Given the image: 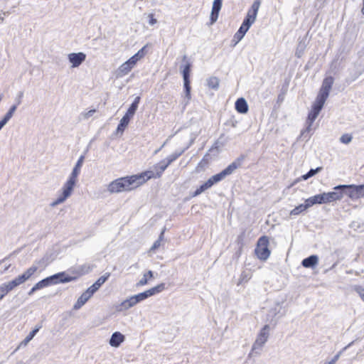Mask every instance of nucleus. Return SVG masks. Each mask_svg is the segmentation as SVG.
Masks as SVG:
<instances>
[{"instance_id":"nucleus-1","label":"nucleus","mask_w":364,"mask_h":364,"mask_svg":"<svg viewBox=\"0 0 364 364\" xmlns=\"http://www.w3.org/2000/svg\"><path fill=\"white\" fill-rule=\"evenodd\" d=\"M177 155L170 156L166 158V161H161L159 164L154 166L155 172L152 171H145L137 174L127 176L128 183H129L131 191L140 187L151 178H161L164 171L177 159Z\"/></svg>"},{"instance_id":"nucleus-2","label":"nucleus","mask_w":364,"mask_h":364,"mask_svg":"<svg viewBox=\"0 0 364 364\" xmlns=\"http://www.w3.org/2000/svg\"><path fill=\"white\" fill-rule=\"evenodd\" d=\"M83 161L84 156H81L77 160L68 180L64 184L62 193L55 201L51 203L52 206H55L60 203H63L71 195L74 186L77 182V178L80 172Z\"/></svg>"},{"instance_id":"nucleus-3","label":"nucleus","mask_w":364,"mask_h":364,"mask_svg":"<svg viewBox=\"0 0 364 364\" xmlns=\"http://www.w3.org/2000/svg\"><path fill=\"white\" fill-rule=\"evenodd\" d=\"M164 289L165 284L161 283L144 292L132 296L120 304V310H127L136 305L138 302L143 301L149 296L159 294Z\"/></svg>"},{"instance_id":"nucleus-4","label":"nucleus","mask_w":364,"mask_h":364,"mask_svg":"<svg viewBox=\"0 0 364 364\" xmlns=\"http://www.w3.org/2000/svg\"><path fill=\"white\" fill-rule=\"evenodd\" d=\"M269 240L266 235L261 236L256 244L255 255L261 261H266L271 255V250L269 248Z\"/></svg>"},{"instance_id":"nucleus-5","label":"nucleus","mask_w":364,"mask_h":364,"mask_svg":"<svg viewBox=\"0 0 364 364\" xmlns=\"http://www.w3.org/2000/svg\"><path fill=\"white\" fill-rule=\"evenodd\" d=\"M335 190H347L345 193L352 200L364 198V185H339Z\"/></svg>"},{"instance_id":"nucleus-6","label":"nucleus","mask_w":364,"mask_h":364,"mask_svg":"<svg viewBox=\"0 0 364 364\" xmlns=\"http://www.w3.org/2000/svg\"><path fill=\"white\" fill-rule=\"evenodd\" d=\"M64 276V272L58 273L41 280L40 282H37L35 285L38 290L53 284H57L59 282H68L71 281L70 277L63 278V277Z\"/></svg>"},{"instance_id":"nucleus-7","label":"nucleus","mask_w":364,"mask_h":364,"mask_svg":"<svg viewBox=\"0 0 364 364\" xmlns=\"http://www.w3.org/2000/svg\"><path fill=\"white\" fill-rule=\"evenodd\" d=\"M127 176L119 178L112 181L108 186V191L110 193H119L124 191H130L131 188L128 183Z\"/></svg>"},{"instance_id":"nucleus-8","label":"nucleus","mask_w":364,"mask_h":364,"mask_svg":"<svg viewBox=\"0 0 364 364\" xmlns=\"http://www.w3.org/2000/svg\"><path fill=\"white\" fill-rule=\"evenodd\" d=\"M333 77L331 76L326 77L324 78L321 87L319 90V92L317 95L316 100H318L321 102H325L327 100L329 92L332 87V85L333 84Z\"/></svg>"},{"instance_id":"nucleus-9","label":"nucleus","mask_w":364,"mask_h":364,"mask_svg":"<svg viewBox=\"0 0 364 364\" xmlns=\"http://www.w3.org/2000/svg\"><path fill=\"white\" fill-rule=\"evenodd\" d=\"M324 103L325 102L316 99V101L312 105L311 109L309 112L306 119V124H308L309 128L312 126L314 122L317 118L318 114L320 113L321 110L323 107Z\"/></svg>"},{"instance_id":"nucleus-10","label":"nucleus","mask_w":364,"mask_h":364,"mask_svg":"<svg viewBox=\"0 0 364 364\" xmlns=\"http://www.w3.org/2000/svg\"><path fill=\"white\" fill-rule=\"evenodd\" d=\"M183 60L186 61V64L185 65L182 74L183 77V81H184V88L186 90L187 95H190L191 92V86H190V73H191V64L188 61L186 56L183 57Z\"/></svg>"},{"instance_id":"nucleus-11","label":"nucleus","mask_w":364,"mask_h":364,"mask_svg":"<svg viewBox=\"0 0 364 364\" xmlns=\"http://www.w3.org/2000/svg\"><path fill=\"white\" fill-rule=\"evenodd\" d=\"M37 270L38 267L36 266H32L27 269L23 274L18 276L12 281L16 287H18V285L24 283L26 280L29 279L37 272Z\"/></svg>"},{"instance_id":"nucleus-12","label":"nucleus","mask_w":364,"mask_h":364,"mask_svg":"<svg viewBox=\"0 0 364 364\" xmlns=\"http://www.w3.org/2000/svg\"><path fill=\"white\" fill-rule=\"evenodd\" d=\"M86 55L83 53H73L68 55V60L72 64L73 68L78 67L82 62L85 61Z\"/></svg>"},{"instance_id":"nucleus-13","label":"nucleus","mask_w":364,"mask_h":364,"mask_svg":"<svg viewBox=\"0 0 364 364\" xmlns=\"http://www.w3.org/2000/svg\"><path fill=\"white\" fill-rule=\"evenodd\" d=\"M260 6V1L257 0L254 1L250 9L248 11L247 14V16L244 20H248V22L250 23H253L256 19L257 14Z\"/></svg>"},{"instance_id":"nucleus-14","label":"nucleus","mask_w":364,"mask_h":364,"mask_svg":"<svg viewBox=\"0 0 364 364\" xmlns=\"http://www.w3.org/2000/svg\"><path fill=\"white\" fill-rule=\"evenodd\" d=\"M222 3L223 0H214L210 18V24H213L218 20Z\"/></svg>"},{"instance_id":"nucleus-15","label":"nucleus","mask_w":364,"mask_h":364,"mask_svg":"<svg viewBox=\"0 0 364 364\" xmlns=\"http://www.w3.org/2000/svg\"><path fill=\"white\" fill-rule=\"evenodd\" d=\"M334 191L325 193L326 203H331L336 200H340L343 196V190H335Z\"/></svg>"},{"instance_id":"nucleus-16","label":"nucleus","mask_w":364,"mask_h":364,"mask_svg":"<svg viewBox=\"0 0 364 364\" xmlns=\"http://www.w3.org/2000/svg\"><path fill=\"white\" fill-rule=\"evenodd\" d=\"M92 296V294L87 289L78 298V299L77 300L76 303L74 305V309H78L81 308Z\"/></svg>"},{"instance_id":"nucleus-17","label":"nucleus","mask_w":364,"mask_h":364,"mask_svg":"<svg viewBox=\"0 0 364 364\" xmlns=\"http://www.w3.org/2000/svg\"><path fill=\"white\" fill-rule=\"evenodd\" d=\"M236 111L240 114H246L248 112V105L246 100L241 97L236 100L235 104Z\"/></svg>"},{"instance_id":"nucleus-18","label":"nucleus","mask_w":364,"mask_h":364,"mask_svg":"<svg viewBox=\"0 0 364 364\" xmlns=\"http://www.w3.org/2000/svg\"><path fill=\"white\" fill-rule=\"evenodd\" d=\"M306 202L309 203L310 207L315 204L326 203L325 193L310 197L306 199Z\"/></svg>"},{"instance_id":"nucleus-19","label":"nucleus","mask_w":364,"mask_h":364,"mask_svg":"<svg viewBox=\"0 0 364 364\" xmlns=\"http://www.w3.org/2000/svg\"><path fill=\"white\" fill-rule=\"evenodd\" d=\"M16 285L11 281L8 283H4L0 286V301L8 294V293L16 288Z\"/></svg>"},{"instance_id":"nucleus-20","label":"nucleus","mask_w":364,"mask_h":364,"mask_svg":"<svg viewBox=\"0 0 364 364\" xmlns=\"http://www.w3.org/2000/svg\"><path fill=\"white\" fill-rule=\"evenodd\" d=\"M268 331H269V326L265 325L262 328V329L260 331V332L257 336V338L256 340V343H257L259 345H263L267 341L268 336H269Z\"/></svg>"},{"instance_id":"nucleus-21","label":"nucleus","mask_w":364,"mask_h":364,"mask_svg":"<svg viewBox=\"0 0 364 364\" xmlns=\"http://www.w3.org/2000/svg\"><path fill=\"white\" fill-rule=\"evenodd\" d=\"M124 340V336L119 332H115L112 334L109 344L113 347H118Z\"/></svg>"},{"instance_id":"nucleus-22","label":"nucleus","mask_w":364,"mask_h":364,"mask_svg":"<svg viewBox=\"0 0 364 364\" xmlns=\"http://www.w3.org/2000/svg\"><path fill=\"white\" fill-rule=\"evenodd\" d=\"M140 100H141V98L139 96L136 97L134 99V102L132 103V105L127 109L125 115L128 116L130 118H132L134 116V114H135V112L138 108V105L139 104Z\"/></svg>"},{"instance_id":"nucleus-23","label":"nucleus","mask_w":364,"mask_h":364,"mask_svg":"<svg viewBox=\"0 0 364 364\" xmlns=\"http://www.w3.org/2000/svg\"><path fill=\"white\" fill-rule=\"evenodd\" d=\"M241 165V159H238L237 161H234L230 164L228 167L222 171L223 174L225 177L227 175L231 174L235 169H237Z\"/></svg>"},{"instance_id":"nucleus-24","label":"nucleus","mask_w":364,"mask_h":364,"mask_svg":"<svg viewBox=\"0 0 364 364\" xmlns=\"http://www.w3.org/2000/svg\"><path fill=\"white\" fill-rule=\"evenodd\" d=\"M318 257L316 255H311L302 260V265L306 268H309L315 266L318 263Z\"/></svg>"},{"instance_id":"nucleus-25","label":"nucleus","mask_w":364,"mask_h":364,"mask_svg":"<svg viewBox=\"0 0 364 364\" xmlns=\"http://www.w3.org/2000/svg\"><path fill=\"white\" fill-rule=\"evenodd\" d=\"M309 208H310L309 204L306 200L304 204H300L291 210L290 211V215H297L301 213L304 212Z\"/></svg>"},{"instance_id":"nucleus-26","label":"nucleus","mask_w":364,"mask_h":364,"mask_svg":"<svg viewBox=\"0 0 364 364\" xmlns=\"http://www.w3.org/2000/svg\"><path fill=\"white\" fill-rule=\"evenodd\" d=\"M154 278L153 272L149 270L145 272L141 279L137 283V286L141 287L147 284L148 282Z\"/></svg>"},{"instance_id":"nucleus-27","label":"nucleus","mask_w":364,"mask_h":364,"mask_svg":"<svg viewBox=\"0 0 364 364\" xmlns=\"http://www.w3.org/2000/svg\"><path fill=\"white\" fill-rule=\"evenodd\" d=\"M131 70L132 68L126 62H124L119 66L117 71V75L119 77L124 76L127 75Z\"/></svg>"},{"instance_id":"nucleus-28","label":"nucleus","mask_w":364,"mask_h":364,"mask_svg":"<svg viewBox=\"0 0 364 364\" xmlns=\"http://www.w3.org/2000/svg\"><path fill=\"white\" fill-rule=\"evenodd\" d=\"M321 169H322L321 167H318L316 169H311L307 173L302 175L300 178H298L295 182L296 183L301 180H304V181L307 180L310 177H312L313 176H314L316 173L319 172Z\"/></svg>"},{"instance_id":"nucleus-29","label":"nucleus","mask_w":364,"mask_h":364,"mask_svg":"<svg viewBox=\"0 0 364 364\" xmlns=\"http://www.w3.org/2000/svg\"><path fill=\"white\" fill-rule=\"evenodd\" d=\"M131 118L127 115H124L121 119L119 124L117 126V130L123 132L129 123Z\"/></svg>"},{"instance_id":"nucleus-30","label":"nucleus","mask_w":364,"mask_h":364,"mask_svg":"<svg viewBox=\"0 0 364 364\" xmlns=\"http://www.w3.org/2000/svg\"><path fill=\"white\" fill-rule=\"evenodd\" d=\"M252 277V274L249 272L243 271L240 277L238 285L247 282Z\"/></svg>"},{"instance_id":"nucleus-31","label":"nucleus","mask_w":364,"mask_h":364,"mask_svg":"<svg viewBox=\"0 0 364 364\" xmlns=\"http://www.w3.org/2000/svg\"><path fill=\"white\" fill-rule=\"evenodd\" d=\"M41 328V326L36 327L32 331H31L29 333V334L22 341L21 344H23L24 346H26L30 341H31L33 339V338L38 333V331L40 330Z\"/></svg>"},{"instance_id":"nucleus-32","label":"nucleus","mask_w":364,"mask_h":364,"mask_svg":"<svg viewBox=\"0 0 364 364\" xmlns=\"http://www.w3.org/2000/svg\"><path fill=\"white\" fill-rule=\"evenodd\" d=\"M17 109V105H12L9 110L7 112V113L4 115V117H3V120L7 123L9 119L13 117L14 112H16Z\"/></svg>"},{"instance_id":"nucleus-33","label":"nucleus","mask_w":364,"mask_h":364,"mask_svg":"<svg viewBox=\"0 0 364 364\" xmlns=\"http://www.w3.org/2000/svg\"><path fill=\"white\" fill-rule=\"evenodd\" d=\"M147 46H144L141 49H140L136 54H134L133 56H132V58L135 60V61L137 63L139 60L143 58L144 55H146V48Z\"/></svg>"},{"instance_id":"nucleus-34","label":"nucleus","mask_w":364,"mask_h":364,"mask_svg":"<svg viewBox=\"0 0 364 364\" xmlns=\"http://www.w3.org/2000/svg\"><path fill=\"white\" fill-rule=\"evenodd\" d=\"M208 85L210 88L216 90L219 86V80L216 77H211L208 80Z\"/></svg>"},{"instance_id":"nucleus-35","label":"nucleus","mask_w":364,"mask_h":364,"mask_svg":"<svg viewBox=\"0 0 364 364\" xmlns=\"http://www.w3.org/2000/svg\"><path fill=\"white\" fill-rule=\"evenodd\" d=\"M163 238L164 232H161V235L159 236V238L154 242L149 251L154 252L156 250H157L161 246Z\"/></svg>"},{"instance_id":"nucleus-36","label":"nucleus","mask_w":364,"mask_h":364,"mask_svg":"<svg viewBox=\"0 0 364 364\" xmlns=\"http://www.w3.org/2000/svg\"><path fill=\"white\" fill-rule=\"evenodd\" d=\"M224 178H225V176L223 174V173L221 171L220 173L215 174V175L213 176L212 177H210L208 181H210V183H213V185L215 183L219 182Z\"/></svg>"},{"instance_id":"nucleus-37","label":"nucleus","mask_w":364,"mask_h":364,"mask_svg":"<svg viewBox=\"0 0 364 364\" xmlns=\"http://www.w3.org/2000/svg\"><path fill=\"white\" fill-rule=\"evenodd\" d=\"M251 25L252 23L248 22V20H244L238 31H240V33L245 34L246 32L249 30Z\"/></svg>"},{"instance_id":"nucleus-38","label":"nucleus","mask_w":364,"mask_h":364,"mask_svg":"<svg viewBox=\"0 0 364 364\" xmlns=\"http://www.w3.org/2000/svg\"><path fill=\"white\" fill-rule=\"evenodd\" d=\"M110 277V273L107 272L105 275L100 277L95 282V284L96 286L101 287Z\"/></svg>"},{"instance_id":"nucleus-39","label":"nucleus","mask_w":364,"mask_h":364,"mask_svg":"<svg viewBox=\"0 0 364 364\" xmlns=\"http://www.w3.org/2000/svg\"><path fill=\"white\" fill-rule=\"evenodd\" d=\"M341 141L345 144L350 143L352 140V136L349 134H343L340 139Z\"/></svg>"},{"instance_id":"nucleus-40","label":"nucleus","mask_w":364,"mask_h":364,"mask_svg":"<svg viewBox=\"0 0 364 364\" xmlns=\"http://www.w3.org/2000/svg\"><path fill=\"white\" fill-rule=\"evenodd\" d=\"M355 291L360 297V299L364 301V288L361 287H355Z\"/></svg>"},{"instance_id":"nucleus-41","label":"nucleus","mask_w":364,"mask_h":364,"mask_svg":"<svg viewBox=\"0 0 364 364\" xmlns=\"http://www.w3.org/2000/svg\"><path fill=\"white\" fill-rule=\"evenodd\" d=\"M100 288V287L96 286V284L94 283L87 289V290L93 295Z\"/></svg>"},{"instance_id":"nucleus-42","label":"nucleus","mask_w":364,"mask_h":364,"mask_svg":"<svg viewBox=\"0 0 364 364\" xmlns=\"http://www.w3.org/2000/svg\"><path fill=\"white\" fill-rule=\"evenodd\" d=\"M213 186V183H210V181H207L205 183L201 185L200 188L202 189L203 191H205L206 189L210 188Z\"/></svg>"},{"instance_id":"nucleus-43","label":"nucleus","mask_w":364,"mask_h":364,"mask_svg":"<svg viewBox=\"0 0 364 364\" xmlns=\"http://www.w3.org/2000/svg\"><path fill=\"white\" fill-rule=\"evenodd\" d=\"M126 63L132 68V69L136 65L137 63L134 58L132 57L126 61Z\"/></svg>"},{"instance_id":"nucleus-44","label":"nucleus","mask_w":364,"mask_h":364,"mask_svg":"<svg viewBox=\"0 0 364 364\" xmlns=\"http://www.w3.org/2000/svg\"><path fill=\"white\" fill-rule=\"evenodd\" d=\"M244 36H245V34H243L242 33H240V31H237V32L235 35V38H236L237 41H239L243 38Z\"/></svg>"},{"instance_id":"nucleus-45","label":"nucleus","mask_w":364,"mask_h":364,"mask_svg":"<svg viewBox=\"0 0 364 364\" xmlns=\"http://www.w3.org/2000/svg\"><path fill=\"white\" fill-rule=\"evenodd\" d=\"M149 23L151 25H154L156 23V19L154 18V16L153 14H149Z\"/></svg>"},{"instance_id":"nucleus-46","label":"nucleus","mask_w":364,"mask_h":364,"mask_svg":"<svg viewBox=\"0 0 364 364\" xmlns=\"http://www.w3.org/2000/svg\"><path fill=\"white\" fill-rule=\"evenodd\" d=\"M96 112L95 109H90L89 110L88 112H87L86 113L84 114V117L85 118H89L90 117L92 116L93 114Z\"/></svg>"},{"instance_id":"nucleus-47","label":"nucleus","mask_w":364,"mask_h":364,"mask_svg":"<svg viewBox=\"0 0 364 364\" xmlns=\"http://www.w3.org/2000/svg\"><path fill=\"white\" fill-rule=\"evenodd\" d=\"M38 289L36 288V285H34L31 290L28 291V295H32L36 291H37Z\"/></svg>"},{"instance_id":"nucleus-48","label":"nucleus","mask_w":364,"mask_h":364,"mask_svg":"<svg viewBox=\"0 0 364 364\" xmlns=\"http://www.w3.org/2000/svg\"><path fill=\"white\" fill-rule=\"evenodd\" d=\"M202 192H203V191H202V189L199 187L198 188H197V189L196 190V191H195V193H194L193 196H198V195L200 194Z\"/></svg>"},{"instance_id":"nucleus-49","label":"nucleus","mask_w":364,"mask_h":364,"mask_svg":"<svg viewBox=\"0 0 364 364\" xmlns=\"http://www.w3.org/2000/svg\"><path fill=\"white\" fill-rule=\"evenodd\" d=\"M361 12L364 15V0H363V6H362V9H361Z\"/></svg>"},{"instance_id":"nucleus-50","label":"nucleus","mask_w":364,"mask_h":364,"mask_svg":"<svg viewBox=\"0 0 364 364\" xmlns=\"http://www.w3.org/2000/svg\"><path fill=\"white\" fill-rule=\"evenodd\" d=\"M334 362H335V360H332L331 362H328V363H327L326 364H334Z\"/></svg>"}]
</instances>
